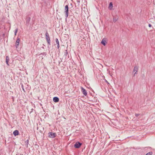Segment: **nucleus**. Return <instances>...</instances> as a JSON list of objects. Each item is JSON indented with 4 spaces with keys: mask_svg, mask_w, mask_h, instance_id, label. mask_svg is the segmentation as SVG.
I'll return each instance as SVG.
<instances>
[{
    "mask_svg": "<svg viewBox=\"0 0 155 155\" xmlns=\"http://www.w3.org/2000/svg\"><path fill=\"white\" fill-rule=\"evenodd\" d=\"M65 16L67 18L68 15V5H66L65 7Z\"/></svg>",
    "mask_w": 155,
    "mask_h": 155,
    "instance_id": "1",
    "label": "nucleus"
},
{
    "mask_svg": "<svg viewBox=\"0 0 155 155\" xmlns=\"http://www.w3.org/2000/svg\"><path fill=\"white\" fill-rule=\"evenodd\" d=\"M107 42V39L105 38H104L102 41L101 42V43L104 46H105Z\"/></svg>",
    "mask_w": 155,
    "mask_h": 155,
    "instance_id": "2",
    "label": "nucleus"
},
{
    "mask_svg": "<svg viewBox=\"0 0 155 155\" xmlns=\"http://www.w3.org/2000/svg\"><path fill=\"white\" fill-rule=\"evenodd\" d=\"M49 137L51 138H54L56 137V134L55 133L50 132L48 134Z\"/></svg>",
    "mask_w": 155,
    "mask_h": 155,
    "instance_id": "3",
    "label": "nucleus"
},
{
    "mask_svg": "<svg viewBox=\"0 0 155 155\" xmlns=\"http://www.w3.org/2000/svg\"><path fill=\"white\" fill-rule=\"evenodd\" d=\"M82 144L79 142H77L74 144V147L76 148H79L81 145Z\"/></svg>",
    "mask_w": 155,
    "mask_h": 155,
    "instance_id": "4",
    "label": "nucleus"
},
{
    "mask_svg": "<svg viewBox=\"0 0 155 155\" xmlns=\"http://www.w3.org/2000/svg\"><path fill=\"white\" fill-rule=\"evenodd\" d=\"M138 70V67L137 66H135L133 69V72L134 73V76L136 74Z\"/></svg>",
    "mask_w": 155,
    "mask_h": 155,
    "instance_id": "5",
    "label": "nucleus"
},
{
    "mask_svg": "<svg viewBox=\"0 0 155 155\" xmlns=\"http://www.w3.org/2000/svg\"><path fill=\"white\" fill-rule=\"evenodd\" d=\"M81 91H82L83 94L85 96H86L87 94V93L86 90L82 87H81Z\"/></svg>",
    "mask_w": 155,
    "mask_h": 155,
    "instance_id": "6",
    "label": "nucleus"
},
{
    "mask_svg": "<svg viewBox=\"0 0 155 155\" xmlns=\"http://www.w3.org/2000/svg\"><path fill=\"white\" fill-rule=\"evenodd\" d=\"M20 41V39L19 38H18L16 40V41L15 43V45L17 48L18 47V46L19 45Z\"/></svg>",
    "mask_w": 155,
    "mask_h": 155,
    "instance_id": "7",
    "label": "nucleus"
},
{
    "mask_svg": "<svg viewBox=\"0 0 155 155\" xmlns=\"http://www.w3.org/2000/svg\"><path fill=\"white\" fill-rule=\"evenodd\" d=\"M113 3L112 2H111L109 3L108 8L109 10H111L112 9H113Z\"/></svg>",
    "mask_w": 155,
    "mask_h": 155,
    "instance_id": "8",
    "label": "nucleus"
},
{
    "mask_svg": "<svg viewBox=\"0 0 155 155\" xmlns=\"http://www.w3.org/2000/svg\"><path fill=\"white\" fill-rule=\"evenodd\" d=\"M13 135L15 136H16L17 135H18L19 134V133L18 131V130H15L13 132Z\"/></svg>",
    "mask_w": 155,
    "mask_h": 155,
    "instance_id": "9",
    "label": "nucleus"
},
{
    "mask_svg": "<svg viewBox=\"0 0 155 155\" xmlns=\"http://www.w3.org/2000/svg\"><path fill=\"white\" fill-rule=\"evenodd\" d=\"M53 101L54 102H57L59 101V99L58 97H55L53 98Z\"/></svg>",
    "mask_w": 155,
    "mask_h": 155,
    "instance_id": "10",
    "label": "nucleus"
},
{
    "mask_svg": "<svg viewBox=\"0 0 155 155\" xmlns=\"http://www.w3.org/2000/svg\"><path fill=\"white\" fill-rule=\"evenodd\" d=\"M45 36L47 40L48 41H48H50V38L49 37V35L48 33H46L45 34Z\"/></svg>",
    "mask_w": 155,
    "mask_h": 155,
    "instance_id": "11",
    "label": "nucleus"
},
{
    "mask_svg": "<svg viewBox=\"0 0 155 155\" xmlns=\"http://www.w3.org/2000/svg\"><path fill=\"white\" fill-rule=\"evenodd\" d=\"M9 60V57L7 56H6V62L7 64L8 65H9L8 63Z\"/></svg>",
    "mask_w": 155,
    "mask_h": 155,
    "instance_id": "12",
    "label": "nucleus"
},
{
    "mask_svg": "<svg viewBox=\"0 0 155 155\" xmlns=\"http://www.w3.org/2000/svg\"><path fill=\"white\" fill-rule=\"evenodd\" d=\"M56 41L57 44H58L57 46L58 48H59V41L58 39H56Z\"/></svg>",
    "mask_w": 155,
    "mask_h": 155,
    "instance_id": "13",
    "label": "nucleus"
},
{
    "mask_svg": "<svg viewBox=\"0 0 155 155\" xmlns=\"http://www.w3.org/2000/svg\"><path fill=\"white\" fill-rule=\"evenodd\" d=\"M18 32V29L17 28L15 30V35H16V34H17V33Z\"/></svg>",
    "mask_w": 155,
    "mask_h": 155,
    "instance_id": "14",
    "label": "nucleus"
},
{
    "mask_svg": "<svg viewBox=\"0 0 155 155\" xmlns=\"http://www.w3.org/2000/svg\"><path fill=\"white\" fill-rule=\"evenodd\" d=\"M152 154V153L151 152H150L147 154H146V155H151Z\"/></svg>",
    "mask_w": 155,
    "mask_h": 155,
    "instance_id": "15",
    "label": "nucleus"
},
{
    "mask_svg": "<svg viewBox=\"0 0 155 155\" xmlns=\"http://www.w3.org/2000/svg\"><path fill=\"white\" fill-rule=\"evenodd\" d=\"M113 21L114 22H115L117 20L115 19L114 18H113Z\"/></svg>",
    "mask_w": 155,
    "mask_h": 155,
    "instance_id": "16",
    "label": "nucleus"
},
{
    "mask_svg": "<svg viewBox=\"0 0 155 155\" xmlns=\"http://www.w3.org/2000/svg\"><path fill=\"white\" fill-rule=\"evenodd\" d=\"M151 26H152V25L151 24H149V27H151Z\"/></svg>",
    "mask_w": 155,
    "mask_h": 155,
    "instance_id": "17",
    "label": "nucleus"
},
{
    "mask_svg": "<svg viewBox=\"0 0 155 155\" xmlns=\"http://www.w3.org/2000/svg\"><path fill=\"white\" fill-rule=\"evenodd\" d=\"M106 81L108 83V84H109V83L108 82V81H107V80H106Z\"/></svg>",
    "mask_w": 155,
    "mask_h": 155,
    "instance_id": "18",
    "label": "nucleus"
},
{
    "mask_svg": "<svg viewBox=\"0 0 155 155\" xmlns=\"http://www.w3.org/2000/svg\"><path fill=\"white\" fill-rule=\"evenodd\" d=\"M21 155H23L22 154Z\"/></svg>",
    "mask_w": 155,
    "mask_h": 155,
    "instance_id": "19",
    "label": "nucleus"
}]
</instances>
